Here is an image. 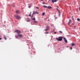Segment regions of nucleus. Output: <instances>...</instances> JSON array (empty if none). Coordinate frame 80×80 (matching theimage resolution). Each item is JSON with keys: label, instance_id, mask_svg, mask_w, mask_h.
<instances>
[{"label": "nucleus", "instance_id": "393cba45", "mask_svg": "<svg viewBox=\"0 0 80 80\" xmlns=\"http://www.w3.org/2000/svg\"><path fill=\"white\" fill-rule=\"evenodd\" d=\"M70 48L71 50H72V47H71Z\"/></svg>", "mask_w": 80, "mask_h": 80}, {"label": "nucleus", "instance_id": "1a4fd4ad", "mask_svg": "<svg viewBox=\"0 0 80 80\" xmlns=\"http://www.w3.org/2000/svg\"><path fill=\"white\" fill-rule=\"evenodd\" d=\"M47 8L48 9H51L52 8L51 6H48L47 7Z\"/></svg>", "mask_w": 80, "mask_h": 80}, {"label": "nucleus", "instance_id": "2f4dec72", "mask_svg": "<svg viewBox=\"0 0 80 80\" xmlns=\"http://www.w3.org/2000/svg\"><path fill=\"white\" fill-rule=\"evenodd\" d=\"M2 38H0V40H2Z\"/></svg>", "mask_w": 80, "mask_h": 80}, {"label": "nucleus", "instance_id": "6e6552de", "mask_svg": "<svg viewBox=\"0 0 80 80\" xmlns=\"http://www.w3.org/2000/svg\"><path fill=\"white\" fill-rule=\"evenodd\" d=\"M58 0H52V3H54V2H57L58 1Z\"/></svg>", "mask_w": 80, "mask_h": 80}, {"label": "nucleus", "instance_id": "f257e3e1", "mask_svg": "<svg viewBox=\"0 0 80 80\" xmlns=\"http://www.w3.org/2000/svg\"><path fill=\"white\" fill-rule=\"evenodd\" d=\"M23 35L22 34H20L19 33H18V36H15V38H17V39H18V38H23Z\"/></svg>", "mask_w": 80, "mask_h": 80}, {"label": "nucleus", "instance_id": "c85d7f7f", "mask_svg": "<svg viewBox=\"0 0 80 80\" xmlns=\"http://www.w3.org/2000/svg\"><path fill=\"white\" fill-rule=\"evenodd\" d=\"M36 8L38 9V7H36Z\"/></svg>", "mask_w": 80, "mask_h": 80}, {"label": "nucleus", "instance_id": "b1692460", "mask_svg": "<svg viewBox=\"0 0 80 80\" xmlns=\"http://www.w3.org/2000/svg\"><path fill=\"white\" fill-rule=\"evenodd\" d=\"M73 27L74 29L76 28V27L75 26H74Z\"/></svg>", "mask_w": 80, "mask_h": 80}, {"label": "nucleus", "instance_id": "6ab92c4d", "mask_svg": "<svg viewBox=\"0 0 80 80\" xmlns=\"http://www.w3.org/2000/svg\"><path fill=\"white\" fill-rule=\"evenodd\" d=\"M58 11L59 12V13H60V14L61 13L60 11V10H59L58 9Z\"/></svg>", "mask_w": 80, "mask_h": 80}, {"label": "nucleus", "instance_id": "0eeeda50", "mask_svg": "<svg viewBox=\"0 0 80 80\" xmlns=\"http://www.w3.org/2000/svg\"><path fill=\"white\" fill-rule=\"evenodd\" d=\"M38 12H37L34 11L33 12V13L32 14V15H33V14H38Z\"/></svg>", "mask_w": 80, "mask_h": 80}, {"label": "nucleus", "instance_id": "c9c22d12", "mask_svg": "<svg viewBox=\"0 0 80 80\" xmlns=\"http://www.w3.org/2000/svg\"><path fill=\"white\" fill-rule=\"evenodd\" d=\"M48 21H50V19H48Z\"/></svg>", "mask_w": 80, "mask_h": 80}, {"label": "nucleus", "instance_id": "ddd939ff", "mask_svg": "<svg viewBox=\"0 0 80 80\" xmlns=\"http://www.w3.org/2000/svg\"><path fill=\"white\" fill-rule=\"evenodd\" d=\"M74 45H75V44L73 43H72L71 46H72V47H73V46H74Z\"/></svg>", "mask_w": 80, "mask_h": 80}, {"label": "nucleus", "instance_id": "20e7f679", "mask_svg": "<svg viewBox=\"0 0 80 80\" xmlns=\"http://www.w3.org/2000/svg\"><path fill=\"white\" fill-rule=\"evenodd\" d=\"M15 33H21V32L18 29L15 30Z\"/></svg>", "mask_w": 80, "mask_h": 80}, {"label": "nucleus", "instance_id": "dca6fc26", "mask_svg": "<svg viewBox=\"0 0 80 80\" xmlns=\"http://www.w3.org/2000/svg\"><path fill=\"white\" fill-rule=\"evenodd\" d=\"M77 20L78 21H80V19H79V18H78L77 19Z\"/></svg>", "mask_w": 80, "mask_h": 80}, {"label": "nucleus", "instance_id": "a878e982", "mask_svg": "<svg viewBox=\"0 0 80 80\" xmlns=\"http://www.w3.org/2000/svg\"><path fill=\"white\" fill-rule=\"evenodd\" d=\"M72 19L73 20H74V18H73V17L72 18Z\"/></svg>", "mask_w": 80, "mask_h": 80}, {"label": "nucleus", "instance_id": "a19ab883", "mask_svg": "<svg viewBox=\"0 0 80 80\" xmlns=\"http://www.w3.org/2000/svg\"><path fill=\"white\" fill-rule=\"evenodd\" d=\"M0 37H1V36H0Z\"/></svg>", "mask_w": 80, "mask_h": 80}, {"label": "nucleus", "instance_id": "5701e85b", "mask_svg": "<svg viewBox=\"0 0 80 80\" xmlns=\"http://www.w3.org/2000/svg\"><path fill=\"white\" fill-rule=\"evenodd\" d=\"M28 7H29V8H30V7H31V6H30V5H29V6H28Z\"/></svg>", "mask_w": 80, "mask_h": 80}, {"label": "nucleus", "instance_id": "72a5a7b5", "mask_svg": "<svg viewBox=\"0 0 80 80\" xmlns=\"http://www.w3.org/2000/svg\"><path fill=\"white\" fill-rule=\"evenodd\" d=\"M56 10H58V9H56Z\"/></svg>", "mask_w": 80, "mask_h": 80}, {"label": "nucleus", "instance_id": "7c9ffc66", "mask_svg": "<svg viewBox=\"0 0 80 80\" xmlns=\"http://www.w3.org/2000/svg\"><path fill=\"white\" fill-rule=\"evenodd\" d=\"M59 17H60V13H59Z\"/></svg>", "mask_w": 80, "mask_h": 80}, {"label": "nucleus", "instance_id": "aec40b11", "mask_svg": "<svg viewBox=\"0 0 80 80\" xmlns=\"http://www.w3.org/2000/svg\"><path fill=\"white\" fill-rule=\"evenodd\" d=\"M4 37L5 40H7V38L6 37H5V36H4Z\"/></svg>", "mask_w": 80, "mask_h": 80}, {"label": "nucleus", "instance_id": "473e14b6", "mask_svg": "<svg viewBox=\"0 0 80 80\" xmlns=\"http://www.w3.org/2000/svg\"><path fill=\"white\" fill-rule=\"evenodd\" d=\"M46 33H47V34L48 33V32H47Z\"/></svg>", "mask_w": 80, "mask_h": 80}, {"label": "nucleus", "instance_id": "4be33fe9", "mask_svg": "<svg viewBox=\"0 0 80 80\" xmlns=\"http://www.w3.org/2000/svg\"><path fill=\"white\" fill-rule=\"evenodd\" d=\"M43 4H46L45 2H43Z\"/></svg>", "mask_w": 80, "mask_h": 80}, {"label": "nucleus", "instance_id": "c756f323", "mask_svg": "<svg viewBox=\"0 0 80 80\" xmlns=\"http://www.w3.org/2000/svg\"><path fill=\"white\" fill-rule=\"evenodd\" d=\"M55 19H57V17H55Z\"/></svg>", "mask_w": 80, "mask_h": 80}, {"label": "nucleus", "instance_id": "9b49d317", "mask_svg": "<svg viewBox=\"0 0 80 80\" xmlns=\"http://www.w3.org/2000/svg\"><path fill=\"white\" fill-rule=\"evenodd\" d=\"M19 11L18 10L16 11V14H19Z\"/></svg>", "mask_w": 80, "mask_h": 80}, {"label": "nucleus", "instance_id": "4468645a", "mask_svg": "<svg viewBox=\"0 0 80 80\" xmlns=\"http://www.w3.org/2000/svg\"><path fill=\"white\" fill-rule=\"evenodd\" d=\"M32 20H35L36 19H35V18H33L32 19Z\"/></svg>", "mask_w": 80, "mask_h": 80}, {"label": "nucleus", "instance_id": "7ed1b4c3", "mask_svg": "<svg viewBox=\"0 0 80 80\" xmlns=\"http://www.w3.org/2000/svg\"><path fill=\"white\" fill-rule=\"evenodd\" d=\"M14 17L17 19H18L19 20L21 19V17L18 15H15Z\"/></svg>", "mask_w": 80, "mask_h": 80}, {"label": "nucleus", "instance_id": "423d86ee", "mask_svg": "<svg viewBox=\"0 0 80 80\" xmlns=\"http://www.w3.org/2000/svg\"><path fill=\"white\" fill-rule=\"evenodd\" d=\"M50 28V27L49 26H47V29H45V31H47Z\"/></svg>", "mask_w": 80, "mask_h": 80}, {"label": "nucleus", "instance_id": "f03ea898", "mask_svg": "<svg viewBox=\"0 0 80 80\" xmlns=\"http://www.w3.org/2000/svg\"><path fill=\"white\" fill-rule=\"evenodd\" d=\"M63 37H60L58 38H56V40L58 41H62V38Z\"/></svg>", "mask_w": 80, "mask_h": 80}, {"label": "nucleus", "instance_id": "ea45409f", "mask_svg": "<svg viewBox=\"0 0 80 80\" xmlns=\"http://www.w3.org/2000/svg\"><path fill=\"white\" fill-rule=\"evenodd\" d=\"M41 0V1H42V0Z\"/></svg>", "mask_w": 80, "mask_h": 80}, {"label": "nucleus", "instance_id": "58836bf2", "mask_svg": "<svg viewBox=\"0 0 80 80\" xmlns=\"http://www.w3.org/2000/svg\"><path fill=\"white\" fill-rule=\"evenodd\" d=\"M68 36H70V35H68Z\"/></svg>", "mask_w": 80, "mask_h": 80}, {"label": "nucleus", "instance_id": "412c9836", "mask_svg": "<svg viewBox=\"0 0 80 80\" xmlns=\"http://www.w3.org/2000/svg\"><path fill=\"white\" fill-rule=\"evenodd\" d=\"M33 22H34V23H37V21H33Z\"/></svg>", "mask_w": 80, "mask_h": 80}, {"label": "nucleus", "instance_id": "f8f14e48", "mask_svg": "<svg viewBox=\"0 0 80 80\" xmlns=\"http://www.w3.org/2000/svg\"><path fill=\"white\" fill-rule=\"evenodd\" d=\"M30 19L29 18H27V22H30Z\"/></svg>", "mask_w": 80, "mask_h": 80}, {"label": "nucleus", "instance_id": "9d476101", "mask_svg": "<svg viewBox=\"0 0 80 80\" xmlns=\"http://www.w3.org/2000/svg\"><path fill=\"white\" fill-rule=\"evenodd\" d=\"M72 22V20L71 19H70L69 21L68 22V25H70V22Z\"/></svg>", "mask_w": 80, "mask_h": 80}, {"label": "nucleus", "instance_id": "f704fd0d", "mask_svg": "<svg viewBox=\"0 0 80 80\" xmlns=\"http://www.w3.org/2000/svg\"><path fill=\"white\" fill-rule=\"evenodd\" d=\"M33 17V16H32V17Z\"/></svg>", "mask_w": 80, "mask_h": 80}, {"label": "nucleus", "instance_id": "39448f33", "mask_svg": "<svg viewBox=\"0 0 80 80\" xmlns=\"http://www.w3.org/2000/svg\"><path fill=\"white\" fill-rule=\"evenodd\" d=\"M63 39L64 40V42H65L66 43H68V41H67V39H66V38H63Z\"/></svg>", "mask_w": 80, "mask_h": 80}, {"label": "nucleus", "instance_id": "cd10ccee", "mask_svg": "<svg viewBox=\"0 0 80 80\" xmlns=\"http://www.w3.org/2000/svg\"><path fill=\"white\" fill-rule=\"evenodd\" d=\"M60 33H62V31H59Z\"/></svg>", "mask_w": 80, "mask_h": 80}, {"label": "nucleus", "instance_id": "2eb2a0df", "mask_svg": "<svg viewBox=\"0 0 80 80\" xmlns=\"http://www.w3.org/2000/svg\"><path fill=\"white\" fill-rule=\"evenodd\" d=\"M31 13H32V12H30V13L29 16L30 17H31Z\"/></svg>", "mask_w": 80, "mask_h": 80}, {"label": "nucleus", "instance_id": "4c0bfd02", "mask_svg": "<svg viewBox=\"0 0 80 80\" xmlns=\"http://www.w3.org/2000/svg\"><path fill=\"white\" fill-rule=\"evenodd\" d=\"M67 48L68 47V46H67Z\"/></svg>", "mask_w": 80, "mask_h": 80}, {"label": "nucleus", "instance_id": "a211bd4d", "mask_svg": "<svg viewBox=\"0 0 80 80\" xmlns=\"http://www.w3.org/2000/svg\"><path fill=\"white\" fill-rule=\"evenodd\" d=\"M45 15V12H43L42 14V16H43V15Z\"/></svg>", "mask_w": 80, "mask_h": 80}, {"label": "nucleus", "instance_id": "bb28decb", "mask_svg": "<svg viewBox=\"0 0 80 80\" xmlns=\"http://www.w3.org/2000/svg\"><path fill=\"white\" fill-rule=\"evenodd\" d=\"M54 34H56L57 33V32H54Z\"/></svg>", "mask_w": 80, "mask_h": 80}, {"label": "nucleus", "instance_id": "e433bc0d", "mask_svg": "<svg viewBox=\"0 0 80 80\" xmlns=\"http://www.w3.org/2000/svg\"><path fill=\"white\" fill-rule=\"evenodd\" d=\"M57 8H58V6L57 7Z\"/></svg>", "mask_w": 80, "mask_h": 80}, {"label": "nucleus", "instance_id": "f3484780", "mask_svg": "<svg viewBox=\"0 0 80 80\" xmlns=\"http://www.w3.org/2000/svg\"><path fill=\"white\" fill-rule=\"evenodd\" d=\"M43 7H44V8H47V6H43Z\"/></svg>", "mask_w": 80, "mask_h": 80}]
</instances>
